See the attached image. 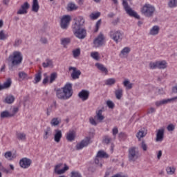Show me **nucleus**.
<instances>
[{"instance_id": "nucleus-1", "label": "nucleus", "mask_w": 177, "mask_h": 177, "mask_svg": "<svg viewBox=\"0 0 177 177\" xmlns=\"http://www.w3.org/2000/svg\"><path fill=\"white\" fill-rule=\"evenodd\" d=\"M74 24L72 25V31L73 35L78 39H85L86 38V29L84 28L85 19L83 17H77L74 18Z\"/></svg>"}, {"instance_id": "nucleus-2", "label": "nucleus", "mask_w": 177, "mask_h": 177, "mask_svg": "<svg viewBox=\"0 0 177 177\" xmlns=\"http://www.w3.org/2000/svg\"><path fill=\"white\" fill-rule=\"evenodd\" d=\"M7 60L9 63L12 64V66H19L23 62V55H21L20 51H15L8 57Z\"/></svg>"}, {"instance_id": "nucleus-3", "label": "nucleus", "mask_w": 177, "mask_h": 177, "mask_svg": "<svg viewBox=\"0 0 177 177\" xmlns=\"http://www.w3.org/2000/svg\"><path fill=\"white\" fill-rule=\"evenodd\" d=\"M140 157L139 149L136 147H131L128 150V158L130 162H135Z\"/></svg>"}, {"instance_id": "nucleus-4", "label": "nucleus", "mask_w": 177, "mask_h": 177, "mask_svg": "<svg viewBox=\"0 0 177 177\" xmlns=\"http://www.w3.org/2000/svg\"><path fill=\"white\" fill-rule=\"evenodd\" d=\"M154 12H156V8L151 4H145L141 9V13L145 17H153Z\"/></svg>"}, {"instance_id": "nucleus-5", "label": "nucleus", "mask_w": 177, "mask_h": 177, "mask_svg": "<svg viewBox=\"0 0 177 177\" xmlns=\"http://www.w3.org/2000/svg\"><path fill=\"white\" fill-rule=\"evenodd\" d=\"M122 6L127 13L130 17H135V19H140V17L138 15L135 10L131 8L127 0H122Z\"/></svg>"}, {"instance_id": "nucleus-6", "label": "nucleus", "mask_w": 177, "mask_h": 177, "mask_svg": "<svg viewBox=\"0 0 177 177\" xmlns=\"http://www.w3.org/2000/svg\"><path fill=\"white\" fill-rule=\"evenodd\" d=\"M109 36L116 44L122 41V32L120 30H113L109 32Z\"/></svg>"}, {"instance_id": "nucleus-7", "label": "nucleus", "mask_w": 177, "mask_h": 177, "mask_svg": "<svg viewBox=\"0 0 177 177\" xmlns=\"http://www.w3.org/2000/svg\"><path fill=\"white\" fill-rule=\"evenodd\" d=\"M70 21H71V16L64 15L61 19L60 26L62 30H67L70 26Z\"/></svg>"}, {"instance_id": "nucleus-8", "label": "nucleus", "mask_w": 177, "mask_h": 177, "mask_svg": "<svg viewBox=\"0 0 177 177\" xmlns=\"http://www.w3.org/2000/svg\"><path fill=\"white\" fill-rule=\"evenodd\" d=\"M62 91H64L66 100L70 99L73 96V84L71 83H67L62 88Z\"/></svg>"}, {"instance_id": "nucleus-9", "label": "nucleus", "mask_w": 177, "mask_h": 177, "mask_svg": "<svg viewBox=\"0 0 177 177\" xmlns=\"http://www.w3.org/2000/svg\"><path fill=\"white\" fill-rule=\"evenodd\" d=\"M89 143H91V137H87L76 145V150H82L84 147H86Z\"/></svg>"}, {"instance_id": "nucleus-10", "label": "nucleus", "mask_w": 177, "mask_h": 177, "mask_svg": "<svg viewBox=\"0 0 177 177\" xmlns=\"http://www.w3.org/2000/svg\"><path fill=\"white\" fill-rule=\"evenodd\" d=\"M31 164H32V160L27 158H23L19 161V165L21 168H24V169L28 168Z\"/></svg>"}, {"instance_id": "nucleus-11", "label": "nucleus", "mask_w": 177, "mask_h": 177, "mask_svg": "<svg viewBox=\"0 0 177 177\" xmlns=\"http://www.w3.org/2000/svg\"><path fill=\"white\" fill-rule=\"evenodd\" d=\"M174 100H177V96L172 98L156 101L155 102V106H156V107H160L161 106H163V104H168V103H171V102H174Z\"/></svg>"}, {"instance_id": "nucleus-12", "label": "nucleus", "mask_w": 177, "mask_h": 177, "mask_svg": "<svg viewBox=\"0 0 177 177\" xmlns=\"http://www.w3.org/2000/svg\"><path fill=\"white\" fill-rule=\"evenodd\" d=\"M30 9V4L28 2H25L21 6V8L17 11L18 15H27V10Z\"/></svg>"}, {"instance_id": "nucleus-13", "label": "nucleus", "mask_w": 177, "mask_h": 177, "mask_svg": "<svg viewBox=\"0 0 177 177\" xmlns=\"http://www.w3.org/2000/svg\"><path fill=\"white\" fill-rule=\"evenodd\" d=\"M103 41H104V36L103 34H100L97 38L93 41V44L95 48H99V46H102L103 45Z\"/></svg>"}, {"instance_id": "nucleus-14", "label": "nucleus", "mask_w": 177, "mask_h": 177, "mask_svg": "<svg viewBox=\"0 0 177 177\" xmlns=\"http://www.w3.org/2000/svg\"><path fill=\"white\" fill-rule=\"evenodd\" d=\"M68 70L69 71L73 70V73H71L73 80H78V78H80V75H81V71L77 70V68L73 66H70Z\"/></svg>"}, {"instance_id": "nucleus-15", "label": "nucleus", "mask_w": 177, "mask_h": 177, "mask_svg": "<svg viewBox=\"0 0 177 177\" xmlns=\"http://www.w3.org/2000/svg\"><path fill=\"white\" fill-rule=\"evenodd\" d=\"M78 96L83 102L89 99V91L88 90H82L79 93Z\"/></svg>"}, {"instance_id": "nucleus-16", "label": "nucleus", "mask_w": 177, "mask_h": 177, "mask_svg": "<svg viewBox=\"0 0 177 177\" xmlns=\"http://www.w3.org/2000/svg\"><path fill=\"white\" fill-rule=\"evenodd\" d=\"M61 167L62 165H57L55 167V172L57 175H62L64 174L66 171H68V166H67L66 165H64V167L63 169L59 170V168H60Z\"/></svg>"}, {"instance_id": "nucleus-17", "label": "nucleus", "mask_w": 177, "mask_h": 177, "mask_svg": "<svg viewBox=\"0 0 177 177\" xmlns=\"http://www.w3.org/2000/svg\"><path fill=\"white\" fill-rule=\"evenodd\" d=\"M164 140V129H158L156 133V142H162Z\"/></svg>"}, {"instance_id": "nucleus-18", "label": "nucleus", "mask_w": 177, "mask_h": 177, "mask_svg": "<svg viewBox=\"0 0 177 177\" xmlns=\"http://www.w3.org/2000/svg\"><path fill=\"white\" fill-rule=\"evenodd\" d=\"M56 95H57V97H58V99H60L61 100H67L66 94L64 93L63 88L57 89V92H56Z\"/></svg>"}, {"instance_id": "nucleus-19", "label": "nucleus", "mask_w": 177, "mask_h": 177, "mask_svg": "<svg viewBox=\"0 0 177 177\" xmlns=\"http://www.w3.org/2000/svg\"><path fill=\"white\" fill-rule=\"evenodd\" d=\"M95 67H97V68H98V70H100L101 73H104L105 75H107V74H109V70L104 66V65L100 63H96Z\"/></svg>"}, {"instance_id": "nucleus-20", "label": "nucleus", "mask_w": 177, "mask_h": 177, "mask_svg": "<svg viewBox=\"0 0 177 177\" xmlns=\"http://www.w3.org/2000/svg\"><path fill=\"white\" fill-rule=\"evenodd\" d=\"M63 134L62 133V130L55 129V134L54 135V140L56 143H59L62 139Z\"/></svg>"}, {"instance_id": "nucleus-21", "label": "nucleus", "mask_w": 177, "mask_h": 177, "mask_svg": "<svg viewBox=\"0 0 177 177\" xmlns=\"http://www.w3.org/2000/svg\"><path fill=\"white\" fill-rule=\"evenodd\" d=\"M66 139L68 142H73L75 139V131L74 130L69 131L66 134Z\"/></svg>"}, {"instance_id": "nucleus-22", "label": "nucleus", "mask_w": 177, "mask_h": 177, "mask_svg": "<svg viewBox=\"0 0 177 177\" xmlns=\"http://www.w3.org/2000/svg\"><path fill=\"white\" fill-rule=\"evenodd\" d=\"M158 32H160V26H153L149 31V35H158Z\"/></svg>"}, {"instance_id": "nucleus-23", "label": "nucleus", "mask_w": 177, "mask_h": 177, "mask_svg": "<svg viewBox=\"0 0 177 177\" xmlns=\"http://www.w3.org/2000/svg\"><path fill=\"white\" fill-rule=\"evenodd\" d=\"M42 66L44 68H48V67L53 68V61L50 59H46V62L42 63Z\"/></svg>"}, {"instance_id": "nucleus-24", "label": "nucleus", "mask_w": 177, "mask_h": 177, "mask_svg": "<svg viewBox=\"0 0 177 177\" xmlns=\"http://www.w3.org/2000/svg\"><path fill=\"white\" fill-rule=\"evenodd\" d=\"M102 113H103V110L102 109H100L97 111H96V115L95 118H96V120L100 122H102V121L104 120V116L102 115Z\"/></svg>"}, {"instance_id": "nucleus-25", "label": "nucleus", "mask_w": 177, "mask_h": 177, "mask_svg": "<svg viewBox=\"0 0 177 177\" xmlns=\"http://www.w3.org/2000/svg\"><path fill=\"white\" fill-rule=\"evenodd\" d=\"M12 85V80L10 79L7 80L3 84H0V91H3V89H6L7 88H10Z\"/></svg>"}, {"instance_id": "nucleus-26", "label": "nucleus", "mask_w": 177, "mask_h": 177, "mask_svg": "<svg viewBox=\"0 0 177 177\" xmlns=\"http://www.w3.org/2000/svg\"><path fill=\"white\" fill-rule=\"evenodd\" d=\"M39 10V3H38V0H33L32 5V12H35L37 13Z\"/></svg>"}, {"instance_id": "nucleus-27", "label": "nucleus", "mask_w": 177, "mask_h": 177, "mask_svg": "<svg viewBox=\"0 0 177 177\" xmlns=\"http://www.w3.org/2000/svg\"><path fill=\"white\" fill-rule=\"evenodd\" d=\"M124 93V91L122 90V88H118L115 91V95L116 99H118V100H121V97H122V95Z\"/></svg>"}, {"instance_id": "nucleus-28", "label": "nucleus", "mask_w": 177, "mask_h": 177, "mask_svg": "<svg viewBox=\"0 0 177 177\" xmlns=\"http://www.w3.org/2000/svg\"><path fill=\"white\" fill-rule=\"evenodd\" d=\"M62 122V120L59 118H54L51 120L50 124L51 127H57Z\"/></svg>"}, {"instance_id": "nucleus-29", "label": "nucleus", "mask_w": 177, "mask_h": 177, "mask_svg": "<svg viewBox=\"0 0 177 177\" xmlns=\"http://www.w3.org/2000/svg\"><path fill=\"white\" fill-rule=\"evenodd\" d=\"M147 135V132L145 131V130L141 129L139 131H138L136 134V138L138 139V140L140 142L142 138H145Z\"/></svg>"}, {"instance_id": "nucleus-30", "label": "nucleus", "mask_w": 177, "mask_h": 177, "mask_svg": "<svg viewBox=\"0 0 177 177\" xmlns=\"http://www.w3.org/2000/svg\"><path fill=\"white\" fill-rule=\"evenodd\" d=\"M167 61H158V68H159V70H164V68H167Z\"/></svg>"}, {"instance_id": "nucleus-31", "label": "nucleus", "mask_w": 177, "mask_h": 177, "mask_svg": "<svg viewBox=\"0 0 177 177\" xmlns=\"http://www.w3.org/2000/svg\"><path fill=\"white\" fill-rule=\"evenodd\" d=\"M71 42V39L68 37L61 39V45H63L64 48H67V45Z\"/></svg>"}, {"instance_id": "nucleus-32", "label": "nucleus", "mask_w": 177, "mask_h": 177, "mask_svg": "<svg viewBox=\"0 0 177 177\" xmlns=\"http://www.w3.org/2000/svg\"><path fill=\"white\" fill-rule=\"evenodd\" d=\"M52 135V129L47 127L44 131V139L46 140Z\"/></svg>"}, {"instance_id": "nucleus-33", "label": "nucleus", "mask_w": 177, "mask_h": 177, "mask_svg": "<svg viewBox=\"0 0 177 177\" xmlns=\"http://www.w3.org/2000/svg\"><path fill=\"white\" fill-rule=\"evenodd\" d=\"M15 102V96L13 95H8L5 100H4V103H7V104H12Z\"/></svg>"}, {"instance_id": "nucleus-34", "label": "nucleus", "mask_w": 177, "mask_h": 177, "mask_svg": "<svg viewBox=\"0 0 177 177\" xmlns=\"http://www.w3.org/2000/svg\"><path fill=\"white\" fill-rule=\"evenodd\" d=\"M96 156L98 157V158H101V160L102 158H109V154L104 151H99Z\"/></svg>"}, {"instance_id": "nucleus-35", "label": "nucleus", "mask_w": 177, "mask_h": 177, "mask_svg": "<svg viewBox=\"0 0 177 177\" xmlns=\"http://www.w3.org/2000/svg\"><path fill=\"white\" fill-rule=\"evenodd\" d=\"M42 79V72L39 71L35 75V82L34 84H38Z\"/></svg>"}, {"instance_id": "nucleus-36", "label": "nucleus", "mask_w": 177, "mask_h": 177, "mask_svg": "<svg viewBox=\"0 0 177 177\" xmlns=\"http://www.w3.org/2000/svg\"><path fill=\"white\" fill-rule=\"evenodd\" d=\"M0 117L1 118H12L10 112H9L8 111H2L1 113Z\"/></svg>"}, {"instance_id": "nucleus-37", "label": "nucleus", "mask_w": 177, "mask_h": 177, "mask_svg": "<svg viewBox=\"0 0 177 177\" xmlns=\"http://www.w3.org/2000/svg\"><path fill=\"white\" fill-rule=\"evenodd\" d=\"M129 52H131V48H129V47L124 48L120 52L121 57H124V56H125V55H128Z\"/></svg>"}, {"instance_id": "nucleus-38", "label": "nucleus", "mask_w": 177, "mask_h": 177, "mask_svg": "<svg viewBox=\"0 0 177 177\" xmlns=\"http://www.w3.org/2000/svg\"><path fill=\"white\" fill-rule=\"evenodd\" d=\"M56 78H57V73L54 72L51 73L50 75L49 83L53 84V82H55V81H56Z\"/></svg>"}, {"instance_id": "nucleus-39", "label": "nucleus", "mask_w": 177, "mask_h": 177, "mask_svg": "<svg viewBox=\"0 0 177 177\" xmlns=\"http://www.w3.org/2000/svg\"><path fill=\"white\" fill-rule=\"evenodd\" d=\"M16 136L19 140H26V135L24 133H17Z\"/></svg>"}, {"instance_id": "nucleus-40", "label": "nucleus", "mask_w": 177, "mask_h": 177, "mask_svg": "<svg viewBox=\"0 0 177 177\" xmlns=\"http://www.w3.org/2000/svg\"><path fill=\"white\" fill-rule=\"evenodd\" d=\"M123 85L127 89H131L133 85V84L131 83L128 80H126L123 82Z\"/></svg>"}, {"instance_id": "nucleus-41", "label": "nucleus", "mask_w": 177, "mask_h": 177, "mask_svg": "<svg viewBox=\"0 0 177 177\" xmlns=\"http://www.w3.org/2000/svg\"><path fill=\"white\" fill-rule=\"evenodd\" d=\"M115 84V78H109L105 81V85H109L110 86L114 85Z\"/></svg>"}, {"instance_id": "nucleus-42", "label": "nucleus", "mask_w": 177, "mask_h": 177, "mask_svg": "<svg viewBox=\"0 0 177 177\" xmlns=\"http://www.w3.org/2000/svg\"><path fill=\"white\" fill-rule=\"evenodd\" d=\"M169 8H174L177 6V0H169L168 2Z\"/></svg>"}, {"instance_id": "nucleus-43", "label": "nucleus", "mask_w": 177, "mask_h": 177, "mask_svg": "<svg viewBox=\"0 0 177 177\" xmlns=\"http://www.w3.org/2000/svg\"><path fill=\"white\" fill-rule=\"evenodd\" d=\"M77 9H78V7H77L75 3H69L68 4V10H70L71 12L73 10H77Z\"/></svg>"}, {"instance_id": "nucleus-44", "label": "nucleus", "mask_w": 177, "mask_h": 177, "mask_svg": "<svg viewBox=\"0 0 177 177\" xmlns=\"http://www.w3.org/2000/svg\"><path fill=\"white\" fill-rule=\"evenodd\" d=\"M100 17V12H93L90 15V19L91 20H96V19Z\"/></svg>"}, {"instance_id": "nucleus-45", "label": "nucleus", "mask_w": 177, "mask_h": 177, "mask_svg": "<svg viewBox=\"0 0 177 177\" xmlns=\"http://www.w3.org/2000/svg\"><path fill=\"white\" fill-rule=\"evenodd\" d=\"M103 143H104L105 145H109L110 143V142H111V138H110V136H104L103 137V140H102Z\"/></svg>"}, {"instance_id": "nucleus-46", "label": "nucleus", "mask_w": 177, "mask_h": 177, "mask_svg": "<svg viewBox=\"0 0 177 177\" xmlns=\"http://www.w3.org/2000/svg\"><path fill=\"white\" fill-rule=\"evenodd\" d=\"M149 68H151V70H156V68H158V61L155 62H150Z\"/></svg>"}, {"instance_id": "nucleus-47", "label": "nucleus", "mask_w": 177, "mask_h": 177, "mask_svg": "<svg viewBox=\"0 0 177 177\" xmlns=\"http://www.w3.org/2000/svg\"><path fill=\"white\" fill-rule=\"evenodd\" d=\"M8 37H9V36L8 35L5 34V31L4 30H1L0 31V39L1 41L7 39Z\"/></svg>"}, {"instance_id": "nucleus-48", "label": "nucleus", "mask_w": 177, "mask_h": 177, "mask_svg": "<svg viewBox=\"0 0 177 177\" xmlns=\"http://www.w3.org/2000/svg\"><path fill=\"white\" fill-rule=\"evenodd\" d=\"M73 57H78L81 55V50L80 48H77L73 50Z\"/></svg>"}, {"instance_id": "nucleus-49", "label": "nucleus", "mask_w": 177, "mask_h": 177, "mask_svg": "<svg viewBox=\"0 0 177 177\" xmlns=\"http://www.w3.org/2000/svg\"><path fill=\"white\" fill-rule=\"evenodd\" d=\"M17 113H19V108L18 107H14L12 110L11 112H10V114L12 117H15V115H16V114H17Z\"/></svg>"}, {"instance_id": "nucleus-50", "label": "nucleus", "mask_w": 177, "mask_h": 177, "mask_svg": "<svg viewBox=\"0 0 177 177\" xmlns=\"http://www.w3.org/2000/svg\"><path fill=\"white\" fill-rule=\"evenodd\" d=\"M95 164H96L98 167H102V159L98 158L97 156L95 158Z\"/></svg>"}, {"instance_id": "nucleus-51", "label": "nucleus", "mask_w": 177, "mask_h": 177, "mask_svg": "<svg viewBox=\"0 0 177 177\" xmlns=\"http://www.w3.org/2000/svg\"><path fill=\"white\" fill-rule=\"evenodd\" d=\"M166 171L168 175H174L175 174V168H171V167H167Z\"/></svg>"}, {"instance_id": "nucleus-52", "label": "nucleus", "mask_w": 177, "mask_h": 177, "mask_svg": "<svg viewBox=\"0 0 177 177\" xmlns=\"http://www.w3.org/2000/svg\"><path fill=\"white\" fill-rule=\"evenodd\" d=\"M71 177H82V175L79 171H73L71 173Z\"/></svg>"}, {"instance_id": "nucleus-53", "label": "nucleus", "mask_w": 177, "mask_h": 177, "mask_svg": "<svg viewBox=\"0 0 177 177\" xmlns=\"http://www.w3.org/2000/svg\"><path fill=\"white\" fill-rule=\"evenodd\" d=\"M18 75L21 80H26V78L28 77L27 73H26L24 71L19 72Z\"/></svg>"}, {"instance_id": "nucleus-54", "label": "nucleus", "mask_w": 177, "mask_h": 177, "mask_svg": "<svg viewBox=\"0 0 177 177\" xmlns=\"http://www.w3.org/2000/svg\"><path fill=\"white\" fill-rule=\"evenodd\" d=\"M91 57L94 59V60H99V53L97 52H92L91 53Z\"/></svg>"}, {"instance_id": "nucleus-55", "label": "nucleus", "mask_w": 177, "mask_h": 177, "mask_svg": "<svg viewBox=\"0 0 177 177\" xmlns=\"http://www.w3.org/2000/svg\"><path fill=\"white\" fill-rule=\"evenodd\" d=\"M5 158H7L8 160H12V158H14L13 156H12V152L11 151H7L4 154Z\"/></svg>"}, {"instance_id": "nucleus-56", "label": "nucleus", "mask_w": 177, "mask_h": 177, "mask_svg": "<svg viewBox=\"0 0 177 177\" xmlns=\"http://www.w3.org/2000/svg\"><path fill=\"white\" fill-rule=\"evenodd\" d=\"M141 149H142L144 151H147V145L146 144V142H145V140H142L141 142Z\"/></svg>"}, {"instance_id": "nucleus-57", "label": "nucleus", "mask_w": 177, "mask_h": 177, "mask_svg": "<svg viewBox=\"0 0 177 177\" xmlns=\"http://www.w3.org/2000/svg\"><path fill=\"white\" fill-rule=\"evenodd\" d=\"M100 24H102V19H99L96 24H95V32H97V31H99V28L100 27Z\"/></svg>"}, {"instance_id": "nucleus-58", "label": "nucleus", "mask_w": 177, "mask_h": 177, "mask_svg": "<svg viewBox=\"0 0 177 177\" xmlns=\"http://www.w3.org/2000/svg\"><path fill=\"white\" fill-rule=\"evenodd\" d=\"M106 105L108 106V107L109 109H114V102H113L111 100H108L106 102Z\"/></svg>"}, {"instance_id": "nucleus-59", "label": "nucleus", "mask_w": 177, "mask_h": 177, "mask_svg": "<svg viewBox=\"0 0 177 177\" xmlns=\"http://www.w3.org/2000/svg\"><path fill=\"white\" fill-rule=\"evenodd\" d=\"M20 45H21V39H17L15 41L14 46L17 47V46H20Z\"/></svg>"}, {"instance_id": "nucleus-60", "label": "nucleus", "mask_w": 177, "mask_h": 177, "mask_svg": "<svg viewBox=\"0 0 177 177\" xmlns=\"http://www.w3.org/2000/svg\"><path fill=\"white\" fill-rule=\"evenodd\" d=\"M113 136H114V139H115V136H117V133H118V128L115 127L112 130Z\"/></svg>"}, {"instance_id": "nucleus-61", "label": "nucleus", "mask_w": 177, "mask_h": 177, "mask_svg": "<svg viewBox=\"0 0 177 177\" xmlns=\"http://www.w3.org/2000/svg\"><path fill=\"white\" fill-rule=\"evenodd\" d=\"M167 131H169L170 132L172 131H174L175 125H174L173 124H170L167 126Z\"/></svg>"}, {"instance_id": "nucleus-62", "label": "nucleus", "mask_w": 177, "mask_h": 177, "mask_svg": "<svg viewBox=\"0 0 177 177\" xmlns=\"http://www.w3.org/2000/svg\"><path fill=\"white\" fill-rule=\"evenodd\" d=\"M119 138H120V139H127V138H128V135H127V133H122V132H121V133H119Z\"/></svg>"}, {"instance_id": "nucleus-63", "label": "nucleus", "mask_w": 177, "mask_h": 177, "mask_svg": "<svg viewBox=\"0 0 177 177\" xmlns=\"http://www.w3.org/2000/svg\"><path fill=\"white\" fill-rule=\"evenodd\" d=\"M89 121H90V123L91 124V125H94V126L97 125L96 120H95V119L93 118H90Z\"/></svg>"}, {"instance_id": "nucleus-64", "label": "nucleus", "mask_w": 177, "mask_h": 177, "mask_svg": "<svg viewBox=\"0 0 177 177\" xmlns=\"http://www.w3.org/2000/svg\"><path fill=\"white\" fill-rule=\"evenodd\" d=\"M40 42H41V44H44V45H46V44H48V39L45 37H41L40 39Z\"/></svg>"}]
</instances>
